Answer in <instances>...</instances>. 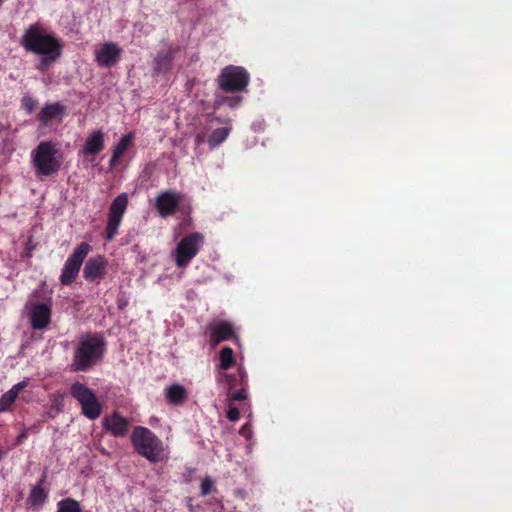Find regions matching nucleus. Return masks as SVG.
Listing matches in <instances>:
<instances>
[{"label": "nucleus", "mask_w": 512, "mask_h": 512, "mask_svg": "<svg viewBox=\"0 0 512 512\" xmlns=\"http://www.w3.org/2000/svg\"><path fill=\"white\" fill-rule=\"evenodd\" d=\"M241 100H242V98H241V97H239V96H237V97H226V98H224V101H226L230 107H235V106H237Z\"/></svg>", "instance_id": "nucleus-33"}, {"label": "nucleus", "mask_w": 512, "mask_h": 512, "mask_svg": "<svg viewBox=\"0 0 512 512\" xmlns=\"http://www.w3.org/2000/svg\"><path fill=\"white\" fill-rule=\"evenodd\" d=\"M133 138V133H128L120 139V141L116 144L113 150V152L116 153V156H122L124 154V152L132 144Z\"/></svg>", "instance_id": "nucleus-24"}, {"label": "nucleus", "mask_w": 512, "mask_h": 512, "mask_svg": "<svg viewBox=\"0 0 512 512\" xmlns=\"http://www.w3.org/2000/svg\"><path fill=\"white\" fill-rule=\"evenodd\" d=\"M128 203L129 199L127 193L119 194L111 202L104 231V238L106 241L111 242L118 235V229L122 223Z\"/></svg>", "instance_id": "nucleus-8"}, {"label": "nucleus", "mask_w": 512, "mask_h": 512, "mask_svg": "<svg viewBox=\"0 0 512 512\" xmlns=\"http://www.w3.org/2000/svg\"><path fill=\"white\" fill-rule=\"evenodd\" d=\"M213 488H214V481L211 478L206 477L202 480L200 489H201V494L203 496H207V495L211 494L213 491Z\"/></svg>", "instance_id": "nucleus-27"}, {"label": "nucleus", "mask_w": 512, "mask_h": 512, "mask_svg": "<svg viewBox=\"0 0 512 512\" xmlns=\"http://www.w3.org/2000/svg\"><path fill=\"white\" fill-rule=\"evenodd\" d=\"M46 481V474L44 473L39 483L34 486L27 498V503L33 508L42 507L48 499V492L43 488V484Z\"/></svg>", "instance_id": "nucleus-17"}, {"label": "nucleus", "mask_w": 512, "mask_h": 512, "mask_svg": "<svg viewBox=\"0 0 512 512\" xmlns=\"http://www.w3.org/2000/svg\"><path fill=\"white\" fill-rule=\"evenodd\" d=\"M220 368L222 370H228L235 362L233 349L225 346L220 350L219 353Z\"/></svg>", "instance_id": "nucleus-23"}, {"label": "nucleus", "mask_w": 512, "mask_h": 512, "mask_svg": "<svg viewBox=\"0 0 512 512\" xmlns=\"http://www.w3.org/2000/svg\"><path fill=\"white\" fill-rule=\"evenodd\" d=\"M209 331V340L212 346H216L223 341L236 338L234 325L226 320H219L210 323L207 327Z\"/></svg>", "instance_id": "nucleus-13"}, {"label": "nucleus", "mask_w": 512, "mask_h": 512, "mask_svg": "<svg viewBox=\"0 0 512 512\" xmlns=\"http://www.w3.org/2000/svg\"><path fill=\"white\" fill-rule=\"evenodd\" d=\"M107 351V342L101 333H85L74 348L70 370L87 372L100 363Z\"/></svg>", "instance_id": "nucleus-2"}, {"label": "nucleus", "mask_w": 512, "mask_h": 512, "mask_svg": "<svg viewBox=\"0 0 512 512\" xmlns=\"http://www.w3.org/2000/svg\"><path fill=\"white\" fill-rule=\"evenodd\" d=\"M104 149V133L101 130L91 133L83 147L85 155H96Z\"/></svg>", "instance_id": "nucleus-18"}, {"label": "nucleus", "mask_w": 512, "mask_h": 512, "mask_svg": "<svg viewBox=\"0 0 512 512\" xmlns=\"http://www.w3.org/2000/svg\"><path fill=\"white\" fill-rule=\"evenodd\" d=\"M70 394L81 405L82 414L90 420L97 419L102 412V405L92 389L85 384L75 382L70 387Z\"/></svg>", "instance_id": "nucleus-6"}, {"label": "nucleus", "mask_w": 512, "mask_h": 512, "mask_svg": "<svg viewBox=\"0 0 512 512\" xmlns=\"http://www.w3.org/2000/svg\"><path fill=\"white\" fill-rule=\"evenodd\" d=\"M178 51V46H169L166 50L159 51L154 59V69L157 72H162L169 69L170 64L174 58V54Z\"/></svg>", "instance_id": "nucleus-20"}, {"label": "nucleus", "mask_w": 512, "mask_h": 512, "mask_svg": "<svg viewBox=\"0 0 512 512\" xmlns=\"http://www.w3.org/2000/svg\"><path fill=\"white\" fill-rule=\"evenodd\" d=\"M230 131V127H221L213 130L207 141L210 149H214L223 143L229 136Z\"/></svg>", "instance_id": "nucleus-21"}, {"label": "nucleus", "mask_w": 512, "mask_h": 512, "mask_svg": "<svg viewBox=\"0 0 512 512\" xmlns=\"http://www.w3.org/2000/svg\"><path fill=\"white\" fill-rule=\"evenodd\" d=\"M203 142V136L202 135H197L196 137V144H201Z\"/></svg>", "instance_id": "nucleus-36"}, {"label": "nucleus", "mask_w": 512, "mask_h": 512, "mask_svg": "<svg viewBox=\"0 0 512 512\" xmlns=\"http://www.w3.org/2000/svg\"><path fill=\"white\" fill-rule=\"evenodd\" d=\"M56 512H82L79 501L74 498H64L57 503Z\"/></svg>", "instance_id": "nucleus-22"}, {"label": "nucleus", "mask_w": 512, "mask_h": 512, "mask_svg": "<svg viewBox=\"0 0 512 512\" xmlns=\"http://www.w3.org/2000/svg\"><path fill=\"white\" fill-rule=\"evenodd\" d=\"M226 416L232 422L237 421L239 419V417H240L239 409L237 407H235V406H232L230 404L229 407H228Z\"/></svg>", "instance_id": "nucleus-30"}, {"label": "nucleus", "mask_w": 512, "mask_h": 512, "mask_svg": "<svg viewBox=\"0 0 512 512\" xmlns=\"http://www.w3.org/2000/svg\"><path fill=\"white\" fill-rule=\"evenodd\" d=\"M106 268L107 261L103 256L91 257L84 266L83 276L89 282L100 280L104 277Z\"/></svg>", "instance_id": "nucleus-16"}, {"label": "nucleus", "mask_w": 512, "mask_h": 512, "mask_svg": "<svg viewBox=\"0 0 512 512\" xmlns=\"http://www.w3.org/2000/svg\"><path fill=\"white\" fill-rule=\"evenodd\" d=\"M52 300L49 298L46 302L32 303L29 308V318L31 327L34 330H43L51 322Z\"/></svg>", "instance_id": "nucleus-11"}, {"label": "nucleus", "mask_w": 512, "mask_h": 512, "mask_svg": "<svg viewBox=\"0 0 512 512\" xmlns=\"http://www.w3.org/2000/svg\"><path fill=\"white\" fill-rule=\"evenodd\" d=\"M165 398L169 404L182 405L188 398L186 388L180 384H172L165 389Z\"/></svg>", "instance_id": "nucleus-19"}, {"label": "nucleus", "mask_w": 512, "mask_h": 512, "mask_svg": "<svg viewBox=\"0 0 512 512\" xmlns=\"http://www.w3.org/2000/svg\"><path fill=\"white\" fill-rule=\"evenodd\" d=\"M120 157L121 156H116V153L113 152L111 159L109 161L110 167H114L116 165V163L118 162V160L120 159Z\"/></svg>", "instance_id": "nucleus-34"}, {"label": "nucleus", "mask_w": 512, "mask_h": 512, "mask_svg": "<svg viewBox=\"0 0 512 512\" xmlns=\"http://www.w3.org/2000/svg\"><path fill=\"white\" fill-rule=\"evenodd\" d=\"M17 396L10 390L4 393L0 398V412L7 411L15 402Z\"/></svg>", "instance_id": "nucleus-26"}, {"label": "nucleus", "mask_w": 512, "mask_h": 512, "mask_svg": "<svg viewBox=\"0 0 512 512\" xmlns=\"http://www.w3.org/2000/svg\"><path fill=\"white\" fill-rule=\"evenodd\" d=\"M230 401H243L247 398V393L245 388H241L235 391H228Z\"/></svg>", "instance_id": "nucleus-28"}, {"label": "nucleus", "mask_w": 512, "mask_h": 512, "mask_svg": "<svg viewBox=\"0 0 512 512\" xmlns=\"http://www.w3.org/2000/svg\"><path fill=\"white\" fill-rule=\"evenodd\" d=\"M66 113V107L60 102L46 104L37 115L40 127L51 126L54 122L61 123Z\"/></svg>", "instance_id": "nucleus-14"}, {"label": "nucleus", "mask_w": 512, "mask_h": 512, "mask_svg": "<svg viewBox=\"0 0 512 512\" xmlns=\"http://www.w3.org/2000/svg\"><path fill=\"white\" fill-rule=\"evenodd\" d=\"M126 302L122 301V300H118V308L119 309H123L125 306H126Z\"/></svg>", "instance_id": "nucleus-35"}, {"label": "nucleus", "mask_w": 512, "mask_h": 512, "mask_svg": "<svg viewBox=\"0 0 512 512\" xmlns=\"http://www.w3.org/2000/svg\"><path fill=\"white\" fill-rule=\"evenodd\" d=\"M204 244V235L200 232H191L185 235L177 244L175 250V263L179 268L186 267L198 254Z\"/></svg>", "instance_id": "nucleus-7"}, {"label": "nucleus", "mask_w": 512, "mask_h": 512, "mask_svg": "<svg viewBox=\"0 0 512 512\" xmlns=\"http://www.w3.org/2000/svg\"><path fill=\"white\" fill-rule=\"evenodd\" d=\"M90 250L91 246L87 242H82L68 257L60 275L62 285L68 286L74 282Z\"/></svg>", "instance_id": "nucleus-9"}, {"label": "nucleus", "mask_w": 512, "mask_h": 512, "mask_svg": "<svg viewBox=\"0 0 512 512\" xmlns=\"http://www.w3.org/2000/svg\"><path fill=\"white\" fill-rule=\"evenodd\" d=\"M19 43L26 52L40 57L36 65V69L40 72L48 71L63 55L62 40L38 22L24 29Z\"/></svg>", "instance_id": "nucleus-1"}, {"label": "nucleus", "mask_w": 512, "mask_h": 512, "mask_svg": "<svg viewBox=\"0 0 512 512\" xmlns=\"http://www.w3.org/2000/svg\"><path fill=\"white\" fill-rule=\"evenodd\" d=\"M31 164L37 177H48L56 174L62 165L56 144L52 141H41L31 151Z\"/></svg>", "instance_id": "nucleus-4"}, {"label": "nucleus", "mask_w": 512, "mask_h": 512, "mask_svg": "<svg viewBox=\"0 0 512 512\" xmlns=\"http://www.w3.org/2000/svg\"><path fill=\"white\" fill-rule=\"evenodd\" d=\"M103 428L114 437H125L128 434L130 421L121 416L118 412H113L110 416L103 419Z\"/></svg>", "instance_id": "nucleus-15"}, {"label": "nucleus", "mask_w": 512, "mask_h": 512, "mask_svg": "<svg viewBox=\"0 0 512 512\" xmlns=\"http://www.w3.org/2000/svg\"><path fill=\"white\" fill-rule=\"evenodd\" d=\"M135 451L150 463H158L166 458L162 441L148 428L137 426L131 434Z\"/></svg>", "instance_id": "nucleus-3"}, {"label": "nucleus", "mask_w": 512, "mask_h": 512, "mask_svg": "<svg viewBox=\"0 0 512 512\" xmlns=\"http://www.w3.org/2000/svg\"><path fill=\"white\" fill-rule=\"evenodd\" d=\"M122 52V48L116 43L105 42L95 51V61L99 67L110 68L120 60Z\"/></svg>", "instance_id": "nucleus-12"}, {"label": "nucleus", "mask_w": 512, "mask_h": 512, "mask_svg": "<svg viewBox=\"0 0 512 512\" xmlns=\"http://www.w3.org/2000/svg\"><path fill=\"white\" fill-rule=\"evenodd\" d=\"M250 81L247 70L241 66L228 65L224 67L218 78V86L225 93L245 91Z\"/></svg>", "instance_id": "nucleus-5"}, {"label": "nucleus", "mask_w": 512, "mask_h": 512, "mask_svg": "<svg viewBox=\"0 0 512 512\" xmlns=\"http://www.w3.org/2000/svg\"><path fill=\"white\" fill-rule=\"evenodd\" d=\"M37 105V101L31 96H24L22 99V106L28 112L32 113Z\"/></svg>", "instance_id": "nucleus-29"}, {"label": "nucleus", "mask_w": 512, "mask_h": 512, "mask_svg": "<svg viewBox=\"0 0 512 512\" xmlns=\"http://www.w3.org/2000/svg\"><path fill=\"white\" fill-rule=\"evenodd\" d=\"M239 434L245 437L247 440L252 437V426L250 423H245L239 430Z\"/></svg>", "instance_id": "nucleus-31"}, {"label": "nucleus", "mask_w": 512, "mask_h": 512, "mask_svg": "<svg viewBox=\"0 0 512 512\" xmlns=\"http://www.w3.org/2000/svg\"><path fill=\"white\" fill-rule=\"evenodd\" d=\"M183 195L173 189L160 192L155 199V209L163 218L174 215L180 207Z\"/></svg>", "instance_id": "nucleus-10"}, {"label": "nucleus", "mask_w": 512, "mask_h": 512, "mask_svg": "<svg viewBox=\"0 0 512 512\" xmlns=\"http://www.w3.org/2000/svg\"><path fill=\"white\" fill-rule=\"evenodd\" d=\"M223 377L226 380L228 391L233 390L238 384L242 385L244 383V373L239 371L238 374H223Z\"/></svg>", "instance_id": "nucleus-25"}, {"label": "nucleus", "mask_w": 512, "mask_h": 512, "mask_svg": "<svg viewBox=\"0 0 512 512\" xmlns=\"http://www.w3.org/2000/svg\"><path fill=\"white\" fill-rule=\"evenodd\" d=\"M27 386V383L25 381H21L17 384H15L11 389L10 391L11 392H14L15 395L18 397V394L21 390H23L25 387Z\"/></svg>", "instance_id": "nucleus-32"}]
</instances>
